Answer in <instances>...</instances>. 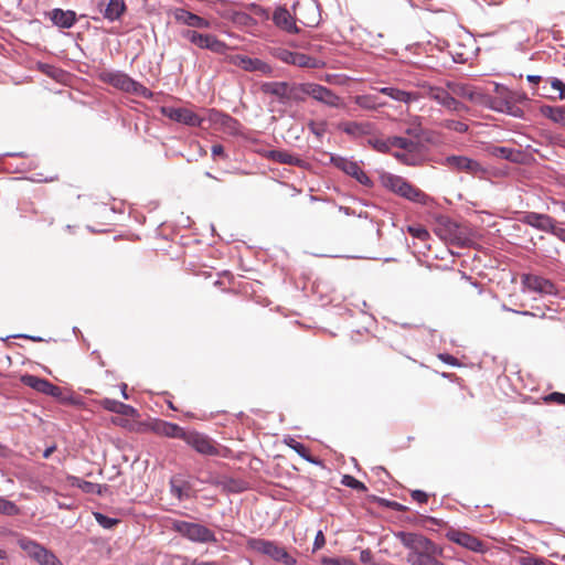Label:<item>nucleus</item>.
<instances>
[{"label":"nucleus","mask_w":565,"mask_h":565,"mask_svg":"<svg viewBox=\"0 0 565 565\" xmlns=\"http://www.w3.org/2000/svg\"><path fill=\"white\" fill-rule=\"evenodd\" d=\"M395 536L408 548L406 561L411 565H445L437 559L441 550L426 536L403 531L397 532Z\"/></svg>","instance_id":"f257e3e1"},{"label":"nucleus","mask_w":565,"mask_h":565,"mask_svg":"<svg viewBox=\"0 0 565 565\" xmlns=\"http://www.w3.org/2000/svg\"><path fill=\"white\" fill-rule=\"evenodd\" d=\"M250 550L267 555L275 562L282 563L285 565H295L297 559L290 555L285 547L277 543L264 539H250L247 542Z\"/></svg>","instance_id":"f03ea898"},{"label":"nucleus","mask_w":565,"mask_h":565,"mask_svg":"<svg viewBox=\"0 0 565 565\" xmlns=\"http://www.w3.org/2000/svg\"><path fill=\"white\" fill-rule=\"evenodd\" d=\"M100 79L127 93H134L142 97L150 95L149 90L142 84L136 82L121 71H105L100 74Z\"/></svg>","instance_id":"7ed1b4c3"},{"label":"nucleus","mask_w":565,"mask_h":565,"mask_svg":"<svg viewBox=\"0 0 565 565\" xmlns=\"http://www.w3.org/2000/svg\"><path fill=\"white\" fill-rule=\"evenodd\" d=\"M173 529L188 540L196 543L216 542L215 534L200 523L174 521Z\"/></svg>","instance_id":"20e7f679"},{"label":"nucleus","mask_w":565,"mask_h":565,"mask_svg":"<svg viewBox=\"0 0 565 565\" xmlns=\"http://www.w3.org/2000/svg\"><path fill=\"white\" fill-rule=\"evenodd\" d=\"M181 35L198 47L209 50L216 54H225L228 50V45L213 34L199 33L194 30H184Z\"/></svg>","instance_id":"39448f33"},{"label":"nucleus","mask_w":565,"mask_h":565,"mask_svg":"<svg viewBox=\"0 0 565 565\" xmlns=\"http://www.w3.org/2000/svg\"><path fill=\"white\" fill-rule=\"evenodd\" d=\"M521 285L523 291L540 294L541 296H555L557 288L555 284L542 276L533 274H522Z\"/></svg>","instance_id":"423d86ee"},{"label":"nucleus","mask_w":565,"mask_h":565,"mask_svg":"<svg viewBox=\"0 0 565 565\" xmlns=\"http://www.w3.org/2000/svg\"><path fill=\"white\" fill-rule=\"evenodd\" d=\"M330 162L345 174L354 178L359 183L365 186H372L373 182L369 178V175L362 170L360 164L356 161L350 160L348 158L331 154Z\"/></svg>","instance_id":"0eeeda50"},{"label":"nucleus","mask_w":565,"mask_h":565,"mask_svg":"<svg viewBox=\"0 0 565 565\" xmlns=\"http://www.w3.org/2000/svg\"><path fill=\"white\" fill-rule=\"evenodd\" d=\"M161 114L173 121L190 127H201L204 121L203 117H201L193 110L184 107L163 106L161 108Z\"/></svg>","instance_id":"6e6552de"},{"label":"nucleus","mask_w":565,"mask_h":565,"mask_svg":"<svg viewBox=\"0 0 565 565\" xmlns=\"http://www.w3.org/2000/svg\"><path fill=\"white\" fill-rule=\"evenodd\" d=\"M434 231L445 242L459 243L462 238L459 225L448 216L436 217Z\"/></svg>","instance_id":"1a4fd4ad"},{"label":"nucleus","mask_w":565,"mask_h":565,"mask_svg":"<svg viewBox=\"0 0 565 565\" xmlns=\"http://www.w3.org/2000/svg\"><path fill=\"white\" fill-rule=\"evenodd\" d=\"M521 222L539 231L551 233L555 237L557 231L559 230V227L556 225L557 222L547 214L527 212L521 218Z\"/></svg>","instance_id":"9d476101"},{"label":"nucleus","mask_w":565,"mask_h":565,"mask_svg":"<svg viewBox=\"0 0 565 565\" xmlns=\"http://www.w3.org/2000/svg\"><path fill=\"white\" fill-rule=\"evenodd\" d=\"M230 62L246 72H256L262 75H270L273 73V67L260 58L237 54L231 56Z\"/></svg>","instance_id":"9b49d317"},{"label":"nucleus","mask_w":565,"mask_h":565,"mask_svg":"<svg viewBox=\"0 0 565 565\" xmlns=\"http://www.w3.org/2000/svg\"><path fill=\"white\" fill-rule=\"evenodd\" d=\"M308 96L332 108H341L344 105L343 99L333 90L316 83H310V90L308 92Z\"/></svg>","instance_id":"f8f14e48"},{"label":"nucleus","mask_w":565,"mask_h":565,"mask_svg":"<svg viewBox=\"0 0 565 565\" xmlns=\"http://www.w3.org/2000/svg\"><path fill=\"white\" fill-rule=\"evenodd\" d=\"M445 164L455 171H463L472 175L484 172V169L477 160L463 156H449L445 159Z\"/></svg>","instance_id":"ddd939ff"},{"label":"nucleus","mask_w":565,"mask_h":565,"mask_svg":"<svg viewBox=\"0 0 565 565\" xmlns=\"http://www.w3.org/2000/svg\"><path fill=\"white\" fill-rule=\"evenodd\" d=\"M184 441L202 455L215 456L218 454L212 440L203 434L196 431L186 433Z\"/></svg>","instance_id":"4468645a"},{"label":"nucleus","mask_w":565,"mask_h":565,"mask_svg":"<svg viewBox=\"0 0 565 565\" xmlns=\"http://www.w3.org/2000/svg\"><path fill=\"white\" fill-rule=\"evenodd\" d=\"M428 96L451 111L460 113L467 109L462 103L458 102L449 92L444 88L429 87Z\"/></svg>","instance_id":"2eb2a0df"},{"label":"nucleus","mask_w":565,"mask_h":565,"mask_svg":"<svg viewBox=\"0 0 565 565\" xmlns=\"http://www.w3.org/2000/svg\"><path fill=\"white\" fill-rule=\"evenodd\" d=\"M21 382L35 390L36 392L46 394L49 396H58L61 394V390L58 386L52 384L45 379L38 377L35 375L25 374L21 376Z\"/></svg>","instance_id":"dca6fc26"},{"label":"nucleus","mask_w":565,"mask_h":565,"mask_svg":"<svg viewBox=\"0 0 565 565\" xmlns=\"http://www.w3.org/2000/svg\"><path fill=\"white\" fill-rule=\"evenodd\" d=\"M99 9L105 20L115 22L120 20L127 6L125 0H103L99 2Z\"/></svg>","instance_id":"f3484780"},{"label":"nucleus","mask_w":565,"mask_h":565,"mask_svg":"<svg viewBox=\"0 0 565 565\" xmlns=\"http://www.w3.org/2000/svg\"><path fill=\"white\" fill-rule=\"evenodd\" d=\"M450 541L477 553H484L486 545L482 541L466 532L455 531L449 533Z\"/></svg>","instance_id":"a211bd4d"},{"label":"nucleus","mask_w":565,"mask_h":565,"mask_svg":"<svg viewBox=\"0 0 565 565\" xmlns=\"http://www.w3.org/2000/svg\"><path fill=\"white\" fill-rule=\"evenodd\" d=\"M338 129L352 138H360L370 135L374 129V124L370 121H341Z\"/></svg>","instance_id":"6ab92c4d"},{"label":"nucleus","mask_w":565,"mask_h":565,"mask_svg":"<svg viewBox=\"0 0 565 565\" xmlns=\"http://www.w3.org/2000/svg\"><path fill=\"white\" fill-rule=\"evenodd\" d=\"M379 92L393 100L412 104L420 99V94L417 92L403 90L394 86H386L379 88Z\"/></svg>","instance_id":"aec40b11"},{"label":"nucleus","mask_w":565,"mask_h":565,"mask_svg":"<svg viewBox=\"0 0 565 565\" xmlns=\"http://www.w3.org/2000/svg\"><path fill=\"white\" fill-rule=\"evenodd\" d=\"M273 21L279 29L288 32V33H298L299 29L296 25L295 19L290 14V12L284 8L278 7L274 14H273Z\"/></svg>","instance_id":"412c9836"},{"label":"nucleus","mask_w":565,"mask_h":565,"mask_svg":"<svg viewBox=\"0 0 565 565\" xmlns=\"http://www.w3.org/2000/svg\"><path fill=\"white\" fill-rule=\"evenodd\" d=\"M397 195L422 205H426L430 201V198L426 193L411 184L407 180L403 182Z\"/></svg>","instance_id":"4be33fe9"},{"label":"nucleus","mask_w":565,"mask_h":565,"mask_svg":"<svg viewBox=\"0 0 565 565\" xmlns=\"http://www.w3.org/2000/svg\"><path fill=\"white\" fill-rule=\"evenodd\" d=\"M174 18L178 22L191 28L209 29L211 26L210 21L184 9H178Z\"/></svg>","instance_id":"5701e85b"},{"label":"nucleus","mask_w":565,"mask_h":565,"mask_svg":"<svg viewBox=\"0 0 565 565\" xmlns=\"http://www.w3.org/2000/svg\"><path fill=\"white\" fill-rule=\"evenodd\" d=\"M290 84L287 82H268L262 85V92L278 98L281 104H288Z\"/></svg>","instance_id":"b1692460"},{"label":"nucleus","mask_w":565,"mask_h":565,"mask_svg":"<svg viewBox=\"0 0 565 565\" xmlns=\"http://www.w3.org/2000/svg\"><path fill=\"white\" fill-rule=\"evenodd\" d=\"M51 21L63 29L72 28L76 22V14L71 10L53 9L50 12Z\"/></svg>","instance_id":"393cba45"},{"label":"nucleus","mask_w":565,"mask_h":565,"mask_svg":"<svg viewBox=\"0 0 565 565\" xmlns=\"http://www.w3.org/2000/svg\"><path fill=\"white\" fill-rule=\"evenodd\" d=\"M266 157L273 161L296 167H302L305 163L299 157L284 150H270L267 152Z\"/></svg>","instance_id":"a878e982"},{"label":"nucleus","mask_w":565,"mask_h":565,"mask_svg":"<svg viewBox=\"0 0 565 565\" xmlns=\"http://www.w3.org/2000/svg\"><path fill=\"white\" fill-rule=\"evenodd\" d=\"M489 154L494 158L504 159L511 162H519L521 159V151L510 147L492 146L488 149Z\"/></svg>","instance_id":"bb28decb"},{"label":"nucleus","mask_w":565,"mask_h":565,"mask_svg":"<svg viewBox=\"0 0 565 565\" xmlns=\"http://www.w3.org/2000/svg\"><path fill=\"white\" fill-rule=\"evenodd\" d=\"M102 406L106 411L117 413L124 416H134L136 414V409L132 406L111 398L103 399Z\"/></svg>","instance_id":"cd10ccee"},{"label":"nucleus","mask_w":565,"mask_h":565,"mask_svg":"<svg viewBox=\"0 0 565 565\" xmlns=\"http://www.w3.org/2000/svg\"><path fill=\"white\" fill-rule=\"evenodd\" d=\"M393 156L407 166H418L423 161L420 147L418 149H409L404 151H395Z\"/></svg>","instance_id":"c85d7f7f"},{"label":"nucleus","mask_w":565,"mask_h":565,"mask_svg":"<svg viewBox=\"0 0 565 565\" xmlns=\"http://www.w3.org/2000/svg\"><path fill=\"white\" fill-rule=\"evenodd\" d=\"M448 87L451 89L452 94L467 98L471 102H480L483 96L481 93L477 92L473 87L468 85L449 84Z\"/></svg>","instance_id":"c756f323"},{"label":"nucleus","mask_w":565,"mask_h":565,"mask_svg":"<svg viewBox=\"0 0 565 565\" xmlns=\"http://www.w3.org/2000/svg\"><path fill=\"white\" fill-rule=\"evenodd\" d=\"M157 431L166 437L170 438H180L184 440V436L186 431L183 430L180 426L173 423L161 422L157 426Z\"/></svg>","instance_id":"7c9ffc66"},{"label":"nucleus","mask_w":565,"mask_h":565,"mask_svg":"<svg viewBox=\"0 0 565 565\" xmlns=\"http://www.w3.org/2000/svg\"><path fill=\"white\" fill-rule=\"evenodd\" d=\"M295 62L292 65L298 67H307V68H322L324 67V62L322 60L312 57L310 55L296 52L295 53Z\"/></svg>","instance_id":"2f4dec72"},{"label":"nucleus","mask_w":565,"mask_h":565,"mask_svg":"<svg viewBox=\"0 0 565 565\" xmlns=\"http://www.w3.org/2000/svg\"><path fill=\"white\" fill-rule=\"evenodd\" d=\"M354 103L366 110H376L384 107L386 104L381 102L375 95H359L354 97Z\"/></svg>","instance_id":"473e14b6"},{"label":"nucleus","mask_w":565,"mask_h":565,"mask_svg":"<svg viewBox=\"0 0 565 565\" xmlns=\"http://www.w3.org/2000/svg\"><path fill=\"white\" fill-rule=\"evenodd\" d=\"M67 480L72 487H77L85 493H96V494L102 493V486L98 483L85 481L75 476H70L67 478Z\"/></svg>","instance_id":"72a5a7b5"},{"label":"nucleus","mask_w":565,"mask_h":565,"mask_svg":"<svg viewBox=\"0 0 565 565\" xmlns=\"http://www.w3.org/2000/svg\"><path fill=\"white\" fill-rule=\"evenodd\" d=\"M309 90L310 83L290 84L288 104L303 102Z\"/></svg>","instance_id":"f704fd0d"},{"label":"nucleus","mask_w":565,"mask_h":565,"mask_svg":"<svg viewBox=\"0 0 565 565\" xmlns=\"http://www.w3.org/2000/svg\"><path fill=\"white\" fill-rule=\"evenodd\" d=\"M541 113L552 121L565 126V106H543Z\"/></svg>","instance_id":"c9c22d12"},{"label":"nucleus","mask_w":565,"mask_h":565,"mask_svg":"<svg viewBox=\"0 0 565 565\" xmlns=\"http://www.w3.org/2000/svg\"><path fill=\"white\" fill-rule=\"evenodd\" d=\"M36 563L40 565H62L60 559L47 548H45L43 545L33 558Z\"/></svg>","instance_id":"e433bc0d"},{"label":"nucleus","mask_w":565,"mask_h":565,"mask_svg":"<svg viewBox=\"0 0 565 565\" xmlns=\"http://www.w3.org/2000/svg\"><path fill=\"white\" fill-rule=\"evenodd\" d=\"M405 180L406 179H404L399 175L392 174V173H385L381 177L382 184L386 189L391 190L392 192H394L396 194L401 190V186Z\"/></svg>","instance_id":"4c0bfd02"},{"label":"nucleus","mask_w":565,"mask_h":565,"mask_svg":"<svg viewBox=\"0 0 565 565\" xmlns=\"http://www.w3.org/2000/svg\"><path fill=\"white\" fill-rule=\"evenodd\" d=\"M18 545L32 559L35 557V555L38 554V552L42 547L41 544H39L38 542H35V541H33V540H31L29 537H21V539H19Z\"/></svg>","instance_id":"58836bf2"},{"label":"nucleus","mask_w":565,"mask_h":565,"mask_svg":"<svg viewBox=\"0 0 565 565\" xmlns=\"http://www.w3.org/2000/svg\"><path fill=\"white\" fill-rule=\"evenodd\" d=\"M390 143L391 149L395 147L399 149L398 151L419 148V143L417 141L404 137H390Z\"/></svg>","instance_id":"ea45409f"},{"label":"nucleus","mask_w":565,"mask_h":565,"mask_svg":"<svg viewBox=\"0 0 565 565\" xmlns=\"http://www.w3.org/2000/svg\"><path fill=\"white\" fill-rule=\"evenodd\" d=\"M295 53L296 52H291L285 47H273L270 50V54L278 58L279 61H281L282 63H286V64H289V65H292L294 62H295Z\"/></svg>","instance_id":"a19ab883"},{"label":"nucleus","mask_w":565,"mask_h":565,"mask_svg":"<svg viewBox=\"0 0 565 565\" xmlns=\"http://www.w3.org/2000/svg\"><path fill=\"white\" fill-rule=\"evenodd\" d=\"M308 129L318 139H321L327 132L328 124L326 120H320V121L310 120L308 122Z\"/></svg>","instance_id":"79ce46f5"},{"label":"nucleus","mask_w":565,"mask_h":565,"mask_svg":"<svg viewBox=\"0 0 565 565\" xmlns=\"http://www.w3.org/2000/svg\"><path fill=\"white\" fill-rule=\"evenodd\" d=\"M287 445L292 450H295L301 458H303L305 460H307L309 462H313V460L309 456L308 449L306 448V446L303 444L291 438L289 441H287Z\"/></svg>","instance_id":"37998d69"},{"label":"nucleus","mask_w":565,"mask_h":565,"mask_svg":"<svg viewBox=\"0 0 565 565\" xmlns=\"http://www.w3.org/2000/svg\"><path fill=\"white\" fill-rule=\"evenodd\" d=\"M171 493L179 500L188 499L190 497V489L185 484H178L174 480L171 481Z\"/></svg>","instance_id":"c03bdc74"},{"label":"nucleus","mask_w":565,"mask_h":565,"mask_svg":"<svg viewBox=\"0 0 565 565\" xmlns=\"http://www.w3.org/2000/svg\"><path fill=\"white\" fill-rule=\"evenodd\" d=\"M238 121L227 114L223 113V119H220L217 127L223 128L227 132H235Z\"/></svg>","instance_id":"a18cd8bd"},{"label":"nucleus","mask_w":565,"mask_h":565,"mask_svg":"<svg viewBox=\"0 0 565 565\" xmlns=\"http://www.w3.org/2000/svg\"><path fill=\"white\" fill-rule=\"evenodd\" d=\"M238 121L227 114L223 113V119H220L217 127L223 128L227 132H235Z\"/></svg>","instance_id":"49530a36"},{"label":"nucleus","mask_w":565,"mask_h":565,"mask_svg":"<svg viewBox=\"0 0 565 565\" xmlns=\"http://www.w3.org/2000/svg\"><path fill=\"white\" fill-rule=\"evenodd\" d=\"M0 513L4 515H15L19 513V508L14 502L0 497Z\"/></svg>","instance_id":"de8ad7c7"},{"label":"nucleus","mask_w":565,"mask_h":565,"mask_svg":"<svg viewBox=\"0 0 565 565\" xmlns=\"http://www.w3.org/2000/svg\"><path fill=\"white\" fill-rule=\"evenodd\" d=\"M369 145H371L375 150L386 153L391 150L390 138L380 139V138H371L369 139Z\"/></svg>","instance_id":"09e8293b"},{"label":"nucleus","mask_w":565,"mask_h":565,"mask_svg":"<svg viewBox=\"0 0 565 565\" xmlns=\"http://www.w3.org/2000/svg\"><path fill=\"white\" fill-rule=\"evenodd\" d=\"M94 516L96 522L104 529H111L118 523L117 519L108 518L99 512L94 513Z\"/></svg>","instance_id":"8fccbe9b"},{"label":"nucleus","mask_w":565,"mask_h":565,"mask_svg":"<svg viewBox=\"0 0 565 565\" xmlns=\"http://www.w3.org/2000/svg\"><path fill=\"white\" fill-rule=\"evenodd\" d=\"M443 125L445 128L460 134H463L468 130V125L459 120H445Z\"/></svg>","instance_id":"3c124183"},{"label":"nucleus","mask_w":565,"mask_h":565,"mask_svg":"<svg viewBox=\"0 0 565 565\" xmlns=\"http://www.w3.org/2000/svg\"><path fill=\"white\" fill-rule=\"evenodd\" d=\"M408 233L420 241H426L429 237L428 231L420 225L408 226Z\"/></svg>","instance_id":"603ef678"},{"label":"nucleus","mask_w":565,"mask_h":565,"mask_svg":"<svg viewBox=\"0 0 565 565\" xmlns=\"http://www.w3.org/2000/svg\"><path fill=\"white\" fill-rule=\"evenodd\" d=\"M553 213L563 217L562 223L565 224V201L564 200H552L548 206Z\"/></svg>","instance_id":"864d4df0"},{"label":"nucleus","mask_w":565,"mask_h":565,"mask_svg":"<svg viewBox=\"0 0 565 565\" xmlns=\"http://www.w3.org/2000/svg\"><path fill=\"white\" fill-rule=\"evenodd\" d=\"M521 565H556L547 559L535 557V556H524L520 559Z\"/></svg>","instance_id":"5fc2aeb1"},{"label":"nucleus","mask_w":565,"mask_h":565,"mask_svg":"<svg viewBox=\"0 0 565 565\" xmlns=\"http://www.w3.org/2000/svg\"><path fill=\"white\" fill-rule=\"evenodd\" d=\"M342 483L347 487H350L352 489L359 490V491H365L366 487L361 481L356 480L352 476H344L342 479Z\"/></svg>","instance_id":"6e6d98bb"},{"label":"nucleus","mask_w":565,"mask_h":565,"mask_svg":"<svg viewBox=\"0 0 565 565\" xmlns=\"http://www.w3.org/2000/svg\"><path fill=\"white\" fill-rule=\"evenodd\" d=\"M205 119L213 126L217 127L220 119H223V113L214 108L207 109Z\"/></svg>","instance_id":"4d7b16f0"},{"label":"nucleus","mask_w":565,"mask_h":565,"mask_svg":"<svg viewBox=\"0 0 565 565\" xmlns=\"http://www.w3.org/2000/svg\"><path fill=\"white\" fill-rule=\"evenodd\" d=\"M551 87H552V89L558 92V98L559 99H565V84L561 79L555 78V77L552 78L551 79Z\"/></svg>","instance_id":"13d9d810"},{"label":"nucleus","mask_w":565,"mask_h":565,"mask_svg":"<svg viewBox=\"0 0 565 565\" xmlns=\"http://www.w3.org/2000/svg\"><path fill=\"white\" fill-rule=\"evenodd\" d=\"M545 401H547V402H555L557 404L565 405V394L558 393V392H554V393H551L550 395H547L545 397Z\"/></svg>","instance_id":"bf43d9fd"},{"label":"nucleus","mask_w":565,"mask_h":565,"mask_svg":"<svg viewBox=\"0 0 565 565\" xmlns=\"http://www.w3.org/2000/svg\"><path fill=\"white\" fill-rule=\"evenodd\" d=\"M412 498L418 503H426L428 500V495L422 490H414L412 492Z\"/></svg>","instance_id":"052dcab7"},{"label":"nucleus","mask_w":565,"mask_h":565,"mask_svg":"<svg viewBox=\"0 0 565 565\" xmlns=\"http://www.w3.org/2000/svg\"><path fill=\"white\" fill-rule=\"evenodd\" d=\"M405 132L407 135H411V136H414V137H419L420 134H422V129H420V124L417 122L416 125H412L411 127H408Z\"/></svg>","instance_id":"680f3d73"},{"label":"nucleus","mask_w":565,"mask_h":565,"mask_svg":"<svg viewBox=\"0 0 565 565\" xmlns=\"http://www.w3.org/2000/svg\"><path fill=\"white\" fill-rule=\"evenodd\" d=\"M326 541H324V536L322 534L321 531H319L316 535V539H315V547L313 550H319L321 548L323 545H324Z\"/></svg>","instance_id":"e2e57ef3"},{"label":"nucleus","mask_w":565,"mask_h":565,"mask_svg":"<svg viewBox=\"0 0 565 565\" xmlns=\"http://www.w3.org/2000/svg\"><path fill=\"white\" fill-rule=\"evenodd\" d=\"M439 359L449 365H457L458 361L450 354H439Z\"/></svg>","instance_id":"0e129e2a"},{"label":"nucleus","mask_w":565,"mask_h":565,"mask_svg":"<svg viewBox=\"0 0 565 565\" xmlns=\"http://www.w3.org/2000/svg\"><path fill=\"white\" fill-rule=\"evenodd\" d=\"M360 561L362 563H371L372 561V553L370 552V550H362L361 553H360Z\"/></svg>","instance_id":"69168bd1"},{"label":"nucleus","mask_w":565,"mask_h":565,"mask_svg":"<svg viewBox=\"0 0 565 565\" xmlns=\"http://www.w3.org/2000/svg\"><path fill=\"white\" fill-rule=\"evenodd\" d=\"M211 151L214 158L224 154V148L222 145H213Z\"/></svg>","instance_id":"338daca9"},{"label":"nucleus","mask_w":565,"mask_h":565,"mask_svg":"<svg viewBox=\"0 0 565 565\" xmlns=\"http://www.w3.org/2000/svg\"><path fill=\"white\" fill-rule=\"evenodd\" d=\"M188 565H220V564L217 562H202V561L194 559Z\"/></svg>","instance_id":"774afa93"}]
</instances>
